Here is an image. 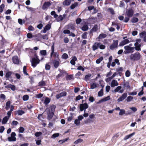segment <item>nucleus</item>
I'll list each match as a JSON object with an SVG mask.
<instances>
[{
  "label": "nucleus",
  "mask_w": 146,
  "mask_h": 146,
  "mask_svg": "<svg viewBox=\"0 0 146 146\" xmlns=\"http://www.w3.org/2000/svg\"><path fill=\"white\" fill-rule=\"evenodd\" d=\"M55 108L56 106H52L46 109L45 111L47 113L48 115L47 118L48 120L51 119L52 117Z\"/></svg>",
  "instance_id": "1"
},
{
  "label": "nucleus",
  "mask_w": 146,
  "mask_h": 146,
  "mask_svg": "<svg viewBox=\"0 0 146 146\" xmlns=\"http://www.w3.org/2000/svg\"><path fill=\"white\" fill-rule=\"evenodd\" d=\"M140 57L141 55L139 52H136L134 54H132L130 56V60L134 61L139 60Z\"/></svg>",
  "instance_id": "2"
},
{
  "label": "nucleus",
  "mask_w": 146,
  "mask_h": 146,
  "mask_svg": "<svg viewBox=\"0 0 146 146\" xmlns=\"http://www.w3.org/2000/svg\"><path fill=\"white\" fill-rule=\"evenodd\" d=\"M40 61L38 56L36 55L35 57L32 58L31 60L32 66L33 67H35L37 64H39Z\"/></svg>",
  "instance_id": "3"
},
{
  "label": "nucleus",
  "mask_w": 146,
  "mask_h": 146,
  "mask_svg": "<svg viewBox=\"0 0 146 146\" xmlns=\"http://www.w3.org/2000/svg\"><path fill=\"white\" fill-rule=\"evenodd\" d=\"M51 52L50 53V56L51 57L52 56L54 57L55 58H59V54L57 52H54V45L53 44L51 48Z\"/></svg>",
  "instance_id": "4"
},
{
  "label": "nucleus",
  "mask_w": 146,
  "mask_h": 146,
  "mask_svg": "<svg viewBox=\"0 0 146 146\" xmlns=\"http://www.w3.org/2000/svg\"><path fill=\"white\" fill-rule=\"evenodd\" d=\"M124 48L126 51H124L125 54L133 52L134 51V47H131L128 45L125 46Z\"/></svg>",
  "instance_id": "5"
},
{
  "label": "nucleus",
  "mask_w": 146,
  "mask_h": 146,
  "mask_svg": "<svg viewBox=\"0 0 146 146\" xmlns=\"http://www.w3.org/2000/svg\"><path fill=\"white\" fill-rule=\"evenodd\" d=\"M118 40H113V42L110 46V48L111 50H113L115 48L117 47L118 45Z\"/></svg>",
  "instance_id": "6"
},
{
  "label": "nucleus",
  "mask_w": 146,
  "mask_h": 146,
  "mask_svg": "<svg viewBox=\"0 0 146 146\" xmlns=\"http://www.w3.org/2000/svg\"><path fill=\"white\" fill-rule=\"evenodd\" d=\"M88 105L87 103H84L83 104H81L80 105V109L81 111L83 110H86V109L88 108Z\"/></svg>",
  "instance_id": "7"
},
{
  "label": "nucleus",
  "mask_w": 146,
  "mask_h": 146,
  "mask_svg": "<svg viewBox=\"0 0 146 146\" xmlns=\"http://www.w3.org/2000/svg\"><path fill=\"white\" fill-rule=\"evenodd\" d=\"M15 136V133L14 132H12L11 134V137L8 138V141H15L16 140Z\"/></svg>",
  "instance_id": "8"
},
{
  "label": "nucleus",
  "mask_w": 146,
  "mask_h": 146,
  "mask_svg": "<svg viewBox=\"0 0 146 146\" xmlns=\"http://www.w3.org/2000/svg\"><path fill=\"white\" fill-rule=\"evenodd\" d=\"M134 11L132 9L127 10L126 12V15L129 17H132Z\"/></svg>",
  "instance_id": "9"
},
{
  "label": "nucleus",
  "mask_w": 146,
  "mask_h": 146,
  "mask_svg": "<svg viewBox=\"0 0 146 146\" xmlns=\"http://www.w3.org/2000/svg\"><path fill=\"white\" fill-rule=\"evenodd\" d=\"M51 3L49 2H46L43 4L42 8L43 10H47L51 5Z\"/></svg>",
  "instance_id": "10"
},
{
  "label": "nucleus",
  "mask_w": 146,
  "mask_h": 146,
  "mask_svg": "<svg viewBox=\"0 0 146 146\" xmlns=\"http://www.w3.org/2000/svg\"><path fill=\"white\" fill-rule=\"evenodd\" d=\"M127 97V93H123L122 95L117 99V101L118 102L122 101L124 100Z\"/></svg>",
  "instance_id": "11"
},
{
  "label": "nucleus",
  "mask_w": 146,
  "mask_h": 146,
  "mask_svg": "<svg viewBox=\"0 0 146 146\" xmlns=\"http://www.w3.org/2000/svg\"><path fill=\"white\" fill-rule=\"evenodd\" d=\"M60 59L59 58L58 59H55L53 63L54 66L55 68H57L59 66L60 64Z\"/></svg>",
  "instance_id": "12"
},
{
  "label": "nucleus",
  "mask_w": 146,
  "mask_h": 146,
  "mask_svg": "<svg viewBox=\"0 0 146 146\" xmlns=\"http://www.w3.org/2000/svg\"><path fill=\"white\" fill-rule=\"evenodd\" d=\"M67 93L65 92H63L57 95L56 97L57 99H58L60 98L66 96Z\"/></svg>",
  "instance_id": "13"
},
{
  "label": "nucleus",
  "mask_w": 146,
  "mask_h": 146,
  "mask_svg": "<svg viewBox=\"0 0 146 146\" xmlns=\"http://www.w3.org/2000/svg\"><path fill=\"white\" fill-rule=\"evenodd\" d=\"M121 86H118L114 90V92L115 93L118 92L122 93L123 92L124 89L121 90Z\"/></svg>",
  "instance_id": "14"
},
{
  "label": "nucleus",
  "mask_w": 146,
  "mask_h": 146,
  "mask_svg": "<svg viewBox=\"0 0 146 146\" xmlns=\"http://www.w3.org/2000/svg\"><path fill=\"white\" fill-rule=\"evenodd\" d=\"M130 88L129 82H124L123 83V88L124 89L127 90Z\"/></svg>",
  "instance_id": "15"
},
{
  "label": "nucleus",
  "mask_w": 146,
  "mask_h": 146,
  "mask_svg": "<svg viewBox=\"0 0 146 146\" xmlns=\"http://www.w3.org/2000/svg\"><path fill=\"white\" fill-rule=\"evenodd\" d=\"M13 62L16 64H19V60L17 56H15L12 58Z\"/></svg>",
  "instance_id": "16"
},
{
  "label": "nucleus",
  "mask_w": 146,
  "mask_h": 146,
  "mask_svg": "<svg viewBox=\"0 0 146 146\" xmlns=\"http://www.w3.org/2000/svg\"><path fill=\"white\" fill-rule=\"evenodd\" d=\"M98 85V84L96 82L91 83H90V88L91 89H94L97 88Z\"/></svg>",
  "instance_id": "17"
},
{
  "label": "nucleus",
  "mask_w": 146,
  "mask_h": 146,
  "mask_svg": "<svg viewBox=\"0 0 146 146\" xmlns=\"http://www.w3.org/2000/svg\"><path fill=\"white\" fill-rule=\"evenodd\" d=\"M129 40L128 39H124V40L121 41L119 43L120 46H123L126 44H127L129 42Z\"/></svg>",
  "instance_id": "18"
},
{
  "label": "nucleus",
  "mask_w": 146,
  "mask_h": 146,
  "mask_svg": "<svg viewBox=\"0 0 146 146\" xmlns=\"http://www.w3.org/2000/svg\"><path fill=\"white\" fill-rule=\"evenodd\" d=\"M100 42H95L92 46V48L93 50H97L99 47Z\"/></svg>",
  "instance_id": "19"
},
{
  "label": "nucleus",
  "mask_w": 146,
  "mask_h": 146,
  "mask_svg": "<svg viewBox=\"0 0 146 146\" xmlns=\"http://www.w3.org/2000/svg\"><path fill=\"white\" fill-rule=\"evenodd\" d=\"M118 85V84L117 80H113L111 84V86L112 87H114Z\"/></svg>",
  "instance_id": "20"
},
{
  "label": "nucleus",
  "mask_w": 146,
  "mask_h": 146,
  "mask_svg": "<svg viewBox=\"0 0 146 146\" xmlns=\"http://www.w3.org/2000/svg\"><path fill=\"white\" fill-rule=\"evenodd\" d=\"M5 88H11V90L13 91L15 90L16 89L15 86L11 84H9L7 86H5Z\"/></svg>",
  "instance_id": "21"
},
{
  "label": "nucleus",
  "mask_w": 146,
  "mask_h": 146,
  "mask_svg": "<svg viewBox=\"0 0 146 146\" xmlns=\"http://www.w3.org/2000/svg\"><path fill=\"white\" fill-rule=\"evenodd\" d=\"M115 63L117 64V65L120 64V63L119 60L117 59H115L114 60V61L111 64V66L112 67L114 66L115 65Z\"/></svg>",
  "instance_id": "22"
},
{
  "label": "nucleus",
  "mask_w": 146,
  "mask_h": 146,
  "mask_svg": "<svg viewBox=\"0 0 146 146\" xmlns=\"http://www.w3.org/2000/svg\"><path fill=\"white\" fill-rule=\"evenodd\" d=\"M134 46L135 50L137 51H140L141 50V44H134Z\"/></svg>",
  "instance_id": "23"
},
{
  "label": "nucleus",
  "mask_w": 146,
  "mask_h": 146,
  "mask_svg": "<svg viewBox=\"0 0 146 146\" xmlns=\"http://www.w3.org/2000/svg\"><path fill=\"white\" fill-rule=\"evenodd\" d=\"M51 28V26L49 24L46 25L44 29L43 32L45 33L48 30H49Z\"/></svg>",
  "instance_id": "24"
},
{
  "label": "nucleus",
  "mask_w": 146,
  "mask_h": 146,
  "mask_svg": "<svg viewBox=\"0 0 146 146\" xmlns=\"http://www.w3.org/2000/svg\"><path fill=\"white\" fill-rule=\"evenodd\" d=\"M38 36L39 37L42 38L44 39L47 40L48 39V35H42L40 34H38Z\"/></svg>",
  "instance_id": "25"
},
{
  "label": "nucleus",
  "mask_w": 146,
  "mask_h": 146,
  "mask_svg": "<svg viewBox=\"0 0 146 146\" xmlns=\"http://www.w3.org/2000/svg\"><path fill=\"white\" fill-rule=\"evenodd\" d=\"M65 28L66 29L73 30L74 29V25L72 24H69L65 26Z\"/></svg>",
  "instance_id": "26"
},
{
  "label": "nucleus",
  "mask_w": 146,
  "mask_h": 146,
  "mask_svg": "<svg viewBox=\"0 0 146 146\" xmlns=\"http://www.w3.org/2000/svg\"><path fill=\"white\" fill-rule=\"evenodd\" d=\"M77 60V58L76 56H74L72 58V59L70 61V63L73 65H74L75 64V61Z\"/></svg>",
  "instance_id": "27"
},
{
  "label": "nucleus",
  "mask_w": 146,
  "mask_h": 146,
  "mask_svg": "<svg viewBox=\"0 0 146 146\" xmlns=\"http://www.w3.org/2000/svg\"><path fill=\"white\" fill-rule=\"evenodd\" d=\"M25 113V112L21 110H19L16 111V113L19 115H21Z\"/></svg>",
  "instance_id": "28"
},
{
  "label": "nucleus",
  "mask_w": 146,
  "mask_h": 146,
  "mask_svg": "<svg viewBox=\"0 0 146 146\" xmlns=\"http://www.w3.org/2000/svg\"><path fill=\"white\" fill-rule=\"evenodd\" d=\"M60 73L58 74L56 76L57 78H59L61 77H63L64 76L63 74L65 73L64 71L61 70L60 71Z\"/></svg>",
  "instance_id": "29"
},
{
  "label": "nucleus",
  "mask_w": 146,
  "mask_h": 146,
  "mask_svg": "<svg viewBox=\"0 0 146 146\" xmlns=\"http://www.w3.org/2000/svg\"><path fill=\"white\" fill-rule=\"evenodd\" d=\"M72 0H65L63 2V4L64 5H69L71 3Z\"/></svg>",
  "instance_id": "30"
},
{
  "label": "nucleus",
  "mask_w": 146,
  "mask_h": 146,
  "mask_svg": "<svg viewBox=\"0 0 146 146\" xmlns=\"http://www.w3.org/2000/svg\"><path fill=\"white\" fill-rule=\"evenodd\" d=\"M91 75V74H89L86 75L84 78L85 80L87 82L89 81Z\"/></svg>",
  "instance_id": "31"
},
{
  "label": "nucleus",
  "mask_w": 146,
  "mask_h": 146,
  "mask_svg": "<svg viewBox=\"0 0 146 146\" xmlns=\"http://www.w3.org/2000/svg\"><path fill=\"white\" fill-rule=\"evenodd\" d=\"M9 117L7 116H5L3 119L2 121V123L3 124H5L6 123L7 121L9 119Z\"/></svg>",
  "instance_id": "32"
},
{
  "label": "nucleus",
  "mask_w": 146,
  "mask_h": 146,
  "mask_svg": "<svg viewBox=\"0 0 146 146\" xmlns=\"http://www.w3.org/2000/svg\"><path fill=\"white\" fill-rule=\"evenodd\" d=\"M135 134V133L134 132H133L130 134L126 135L124 137V139L125 140L128 139L133 136Z\"/></svg>",
  "instance_id": "33"
},
{
  "label": "nucleus",
  "mask_w": 146,
  "mask_h": 146,
  "mask_svg": "<svg viewBox=\"0 0 146 146\" xmlns=\"http://www.w3.org/2000/svg\"><path fill=\"white\" fill-rule=\"evenodd\" d=\"M12 72L11 71H9L7 72L5 74V77L6 78H9L12 74Z\"/></svg>",
  "instance_id": "34"
},
{
  "label": "nucleus",
  "mask_w": 146,
  "mask_h": 146,
  "mask_svg": "<svg viewBox=\"0 0 146 146\" xmlns=\"http://www.w3.org/2000/svg\"><path fill=\"white\" fill-rule=\"evenodd\" d=\"M11 104L10 101H9L6 103L5 106V109L6 110H8L10 107Z\"/></svg>",
  "instance_id": "35"
},
{
  "label": "nucleus",
  "mask_w": 146,
  "mask_h": 146,
  "mask_svg": "<svg viewBox=\"0 0 146 146\" xmlns=\"http://www.w3.org/2000/svg\"><path fill=\"white\" fill-rule=\"evenodd\" d=\"M60 134L59 133H55L53 134L51 137L52 139H54L58 137L59 136Z\"/></svg>",
  "instance_id": "36"
},
{
  "label": "nucleus",
  "mask_w": 146,
  "mask_h": 146,
  "mask_svg": "<svg viewBox=\"0 0 146 146\" xmlns=\"http://www.w3.org/2000/svg\"><path fill=\"white\" fill-rule=\"evenodd\" d=\"M88 29V27L87 25H84L82 28V29L83 31H86Z\"/></svg>",
  "instance_id": "37"
},
{
  "label": "nucleus",
  "mask_w": 146,
  "mask_h": 146,
  "mask_svg": "<svg viewBox=\"0 0 146 146\" xmlns=\"http://www.w3.org/2000/svg\"><path fill=\"white\" fill-rule=\"evenodd\" d=\"M78 5V3H75L72 4L70 6V8L71 9H73L75 7L77 6Z\"/></svg>",
  "instance_id": "38"
},
{
  "label": "nucleus",
  "mask_w": 146,
  "mask_h": 146,
  "mask_svg": "<svg viewBox=\"0 0 146 146\" xmlns=\"http://www.w3.org/2000/svg\"><path fill=\"white\" fill-rule=\"evenodd\" d=\"M104 94L103 91V89H102L100 90L98 92V95L99 97H101L103 96Z\"/></svg>",
  "instance_id": "39"
},
{
  "label": "nucleus",
  "mask_w": 146,
  "mask_h": 146,
  "mask_svg": "<svg viewBox=\"0 0 146 146\" xmlns=\"http://www.w3.org/2000/svg\"><path fill=\"white\" fill-rule=\"evenodd\" d=\"M98 26L97 25H96L92 28L91 31L92 32H95L98 30Z\"/></svg>",
  "instance_id": "40"
},
{
  "label": "nucleus",
  "mask_w": 146,
  "mask_h": 146,
  "mask_svg": "<svg viewBox=\"0 0 146 146\" xmlns=\"http://www.w3.org/2000/svg\"><path fill=\"white\" fill-rule=\"evenodd\" d=\"M83 140L81 139H79L76 141L74 142V143L75 144H77L79 143H80L83 142Z\"/></svg>",
  "instance_id": "41"
},
{
  "label": "nucleus",
  "mask_w": 146,
  "mask_h": 146,
  "mask_svg": "<svg viewBox=\"0 0 146 146\" xmlns=\"http://www.w3.org/2000/svg\"><path fill=\"white\" fill-rule=\"evenodd\" d=\"M103 57H101L96 60V62L97 64H99L103 60Z\"/></svg>",
  "instance_id": "42"
},
{
  "label": "nucleus",
  "mask_w": 146,
  "mask_h": 146,
  "mask_svg": "<svg viewBox=\"0 0 146 146\" xmlns=\"http://www.w3.org/2000/svg\"><path fill=\"white\" fill-rule=\"evenodd\" d=\"M106 36V35L105 34H101L99 36V39H101L102 38H104Z\"/></svg>",
  "instance_id": "43"
},
{
  "label": "nucleus",
  "mask_w": 146,
  "mask_h": 146,
  "mask_svg": "<svg viewBox=\"0 0 146 146\" xmlns=\"http://www.w3.org/2000/svg\"><path fill=\"white\" fill-rule=\"evenodd\" d=\"M141 38H143L146 36V32L143 31L140 33L139 34Z\"/></svg>",
  "instance_id": "44"
},
{
  "label": "nucleus",
  "mask_w": 146,
  "mask_h": 146,
  "mask_svg": "<svg viewBox=\"0 0 146 146\" xmlns=\"http://www.w3.org/2000/svg\"><path fill=\"white\" fill-rule=\"evenodd\" d=\"M133 97L131 96H129L127 97L126 99V101L127 102H130L131 101L133 100Z\"/></svg>",
  "instance_id": "45"
},
{
  "label": "nucleus",
  "mask_w": 146,
  "mask_h": 146,
  "mask_svg": "<svg viewBox=\"0 0 146 146\" xmlns=\"http://www.w3.org/2000/svg\"><path fill=\"white\" fill-rule=\"evenodd\" d=\"M50 102V99L48 98H46L44 102V103L46 105H47Z\"/></svg>",
  "instance_id": "46"
},
{
  "label": "nucleus",
  "mask_w": 146,
  "mask_h": 146,
  "mask_svg": "<svg viewBox=\"0 0 146 146\" xmlns=\"http://www.w3.org/2000/svg\"><path fill=\"white\" fill-rule=\"evenodd\" d=\"M40 54L43 56H45L46 54V50H42L40 52Z\"/></svg>",
  "instance_id": "47"
},
{
  "label": "nucleus",
  "mask_w": 146,
  "mask_h": 146,
  "mask_svg": "<svg viewBox=\"0 0 146 146\" xmlns=\"http://www.w3.org/2000/svg\"><path fill=\"white\" fill-rule=\"evenodd\" d=\"M138 21V19L136 17H133L131 20V22L133 23H135Z\"/></svg>",
  "instance_id": "48"
},
{
  "label": "nucleus",
  "mask_w": 146,
  "mask_h": 146,
  "mask_svg": "<svg viewBox=\"0 0 146 146\" xmlns=\"http://www.w3.org/2000/svg\"><path fill=\"white\" fill-rule=\"evenodd\" d=\"M29 96L27 95H25L23 97V100L24 101H27L29 99Z\"/></svg>",
  "instance_id": "49"
},
{
  "label": "nucleus",
  "mask_w": 146,
  "mask_h": 146,
  "mask_svg": "<svg viewBox=\"0 0 146 146\" xmlns=\"http://www.w3.org/2000/svg\"><path fill=\"white\" fill-rule=\"evenodd\" d=\"M42 133L40 132H37L35 133V135L36 137H38L42 135Z\"/></svg>",
  "instance_id": "50"
},
{
  "label": "nucleus",
  "mask_w": 146,
  "mask_h": 146,
  "mask_svg": "<svg viewBox=\"0 0 146 146\" xmlns=\"http://www.w3.org/2000/svg\"><path fill=\"white\" fill-rule=\"evenodd\" d=\"M125 113V111L124 110H120V112L119 115H121Z\"/></svg>",
  "instance_id": "51"
},
{
  "label": "nucleus",
  "mask_w": 146,
  "mask_h": 146,
  "mask_svg": "<svg viewBox=\"0 0 146 146\" xmlns=\"http://www.w3.org/2000/svg\"><path fill=\"white\" fill-rule=\"evenodd\" d=\"M45 84V83L44 82L42 81L39 82L38 86H44Z\"/></svg>",
  "instance_id": "52"
},
{
  "label": "nucleus",
  "mask_w": 146,
  "mask_h": 146,
  "mask_svg": "<svg viewBox=\"0 0 146 146\" xmlns=\"http://www.w3.org/2000/svg\"><path fill=\"white\" fill-rule=\"evenodd\" d=\"M68 57V55L66 53H64L62 56V58L63 59H66Z\"/></svg>",
  "instance_id": "53"
},
{
  "label": "nucleus",
  "mask_w": 146,
  "mask_h": 146,
  "mask_svg": "<svg viewBox=\"0 0 146 146\" xmlns=\"http://www.w3.org/2000/svg\"><path fill=\"white\" fill-rule=\"evenodd\" d=\"M87 33L85 32L82 35V37L83 39H86L87 38Z\"/></svg>",
  "instance_id": "54"
},
{
  "label": "nucleus",
  "mask_w": 146,
  "mask_h": 146,
  "mask_svg": "<svg viewBox=\"0 0 146 146\" xmlns=\"http://www.w3.org/2000/svg\"><path fill=\"white\" fill-rule=\"evenodd\" d=\"M83 98V97L82 96H81L80 95H78L76 97V101H78L81 99H82Z\"/></svg>",
  "instance_id": "55"
},
{
  "label": "nucleus",
  "mask_w": 146,
  "mask_h": 146,
  "mask_svg": "<svg viewBox=\"0 0 146 146\" xmlns=\"http://www.w3.org/2000/svg\"><path fill=\"white\" fill-rule=\"evenodd\" d=\"M125 76L127 77H129L130 75V74H131L129 70H127L125 72Z\"/></svg>",
  "instance_id": "56"
},
{
  "label": "nucleus",
  "mask_w": 146,
  "mask_h": 146,
  "mask_svg": "<svg viewBox=\"0 0 146 146\" xmlns=\"http://www.w3.org/2000/svg\"><path fill=\"white\" fill-rule=\"evenodd\" d=\"M99 48L101 49H104L105 48V46L103 44H101L100 42V45H99Z\"/></svg>",
  "instance_id": "57"
},
{
  "label": "nucleus",
  "mask_w": 146,
  "mask_h": 146,
  "mask_svg": "<svg viewBox=\"0 0 146 146\" xmlns=\"http://www.w3.org/2000/svg\"><path fill=\"white\" fill-rule=\"evenodd\" d=\"M104 102L109 100L110 99V96H108L106 97L103 98Z\"/></svg>",
  "instance_id": "58"
},
{
  "label": "nucleus",
  "mask_w": 146,
  "mask_h": 146,
  "mask_svg": "<svg viewBox=\"0 0 146 146\" xmlns=\"http://www.w3.org/2000/svg\"><path fill=\"white\" fill-rule=\"evenodd\" d=\"M4 7L5 5L3 4H2L0 6V13L2 12Z\"/></svg>",
  "instance_id": "59"
},
{
  "label": "nucleus",
  "mask_w": 146,
  "mask_h": 146,
  "mask_svg": "<svg viewBox=\"0 0 146 146\" xmlns=\"http://www.w3.org/2000/svg\"><path fill=\"white\" fill-rule=\"evenodd\" d=\"M108 10L113 15L114 14V11L113 9L110 8L108 9Z\"/></svg>",
  "instance_id": "60"
},
{
  "label": "nucleus",
  "mask_w": 146,
  "mask_h": 146,
  "mask_svg": "<svg viewBox=\"0 0 146 146\" xmlns=\"http://www.w3.org/2000/svg\"><path fill=\"white\" fill-rule=\"evenodd\" d=\"M80 123V121L78 119H76L75 120L74 123L76 125H79Z\"/></svg>",
  "instance_id": "61"
},
{
  "label": "nucleus",
  "mask_w": 146,
  "mask_h": 146,
  "mask_svg": "<svg viewBox=\"0 0 146 146\" xmlns=\"http://www.w3.org/2000/svg\"><path fill=\"white\" fill-rule=\"evenodd\" d=\"M6 97L5 95L3 94H1L0 95V98L2 99L5 100V99Z\"/></svg>",
  "instance_id": "62"
},
{
  "label": "nucleus",
  "mask_w": 146,
  "mask_h": 146,
  "mask_svg": "<svg viewBox=\"0 0 146 146\" xmlns=\"http://www.w3.org/2000/svg\"><path fill=\"white\" fill-rule=\"evenodd\" d=\"M25 130V129L23 127H20L19 128V133H23V131Z\"/></svg>",
  "instance_id": "63"
},
{
  "label": "nucleus",
  "mask_w": 146,
  "mask_h": 146,
  "mask_svg": "<svg viewBox=\"0 0 146 146\" xmlns=\"http://www.w3.org/2000/svg\"><path fill=\"white\" fill-rule=\"evenodd\" d=\"M73 76L72 75H69L67 76L66 78V79L67 80H70L73 78Z\"/></svg>",
  "instance_id": "64"
}]
</instances>
